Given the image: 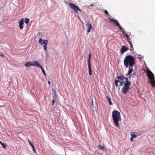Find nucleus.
Listing matches in <instances>:
<instances>
[{
    "mask_svg": "<svg viewBox=\"0 0 155 155\" xmlns=\"http://www.w3.org/2000/svg\"><path fill=\"white\" fill-rule=\"evenodd\" d=\"M32 148H33V151H34L35 152H36V150L34 147V146H33V147H32Z\"/></svg>",
    "mask_w": 155,
    "mask_h": 155,
    "instance_id": "cd10ccee",
    "label": "nucleus"
},
{
    "mask_svg": "<svg viewBox=\"0 0 155 155\" xmlns=\"http://www.w3.org/2000/svg\"><path fill=\"white\" fill-rule=\"evenodd\" d=\"M147 75L148 78L150 79V83L152 87L155 86V80L154 76L153 73L150 70L147 71Z\"/></svg>",
    "mask_w": 155,
    "mask_h": 155,
    "instance_id": "39448f33",
    "label": "nucleus"
},
{
    "mask_svg": "<svg viewBox=\"0 0 155 155\" xmlns=\"http://www.w3.org/2000/svg\"><path fill=\"white\" fill-rule=\"evenodd\" d=\"M128 48L125 47V46H123L122 47L120 50V52L122 54H123L125 51H127Z\"/></svg>",
    "mask_w": 155,
    "mask_h": 155,
    "instance_id": "ddd939ff",
    "label": "nucleus"
},
{
    "mask_svg": "<svg viewBox=\"0 0 155 155\" xmlns=\"http://www.w3.org/2000/svg\"><path fill=\"white\" fill-rule=\"evenodd\" d=\"M41 65L37 61H35L32 62V66H36L39 68Z\"/></svg>",
    "mask_w": 155,
    "mask_h": 155,
    "instance_id": "9b49d317",
    "label": "nucleus"
},
{
    "mask_svg": "<svg viewBox=\"0 0 155 155\" xmlns=\"http://www.w3.org/2000/svg\"><path fill=\"white\" fill-rule=\"evenodd\" d=\"M98 148L99 149L102 150H104V146L103 145V146H102L101 145H99L98 146Z\"/></svg>",
    "mask_w": 155,
    "mask_h": 155,
    "instance_id": "aec40b11",
    "label": "nucleus"
},
{
    "mask_svg": "<svg viewBox=\"0 0 155 155\" xmlns=\"http://www.w3.org/2000/svg\"><path fill=\"white\" fill-rule=\"evenodd\" d=\"M43 73V74L44 75H45V76H46V73H45V71H42Z\"/></svg>",
    "mask_w": 155,
    "mask_h": 155,
    "instance_id": "7c9ffc66",
    "label": "nucleus"
},
{
    "mask_svg": "<svg viewBox=\"0 0 155 155\" xmlns=\"http://www.w3.org/2000/svg\"><path fill=\"white\" fill-rule=\"evenodd\" d=\"M133 138L132 137H131L130 138V140L131 142H132L133 141Z\"/></svg>",
    "mask_w": 155,
    "mask_h": 155,
    "instance_id": "c756f323",
    "label": "nucleus"
},
{
    "mask_svg": "<svg viewBox=\"0 0 155 155\" xmlns=\"http://www.w3.org/2000/svg\"><path fill=\"white\" fill-rule=\"evenodd\" d=\"M131 83H127L126 84L124 85V86L121 89V91L124 94H126L128 90L130 89V86Z\"/></svg>",
    "mask_w": 155,
    "mask_h": 155,
    "instance_id": "423d86ee",
    "label": "nucleus"
},
{
    "mask_svg": "<svg viewBox=\"0 0 155 155\" xmlns=\"http://www.w3.org/2000/svg\"><path fill=\"white\" fill-rule=\"evenodd\" d=\"M135 62L134 58L130 55L126 56L124 61V66L126 68H127L128 66L133 67Z\"/></svg>",
    "mask_w": 155,
    "mask_h": 155,
    "instance_id": "f03ea898",
    "label": "nucleus"
},
{
    "mask_svg": "<svg viewBox=\"0 0 155 155\" xmlns=\"http://www.w3.org/2000/svg\"><path fill=\"white\" fill-rule=\"evenodd\" d=\"M53 99L52 100V105L53 106L55 102L58 100V97H53Z\"/></svg>",
    "mask_w": 155,
    "mask_h": 155,
    "instance_id": "dca6fc26",
    "label": "nucleus"
},
{
    "mask_svg": "<svg viewBox=\"0 0 155 155\" xmlns=\"http://www.w3.org/2000/svg\"><path fill=\"white\" fill-rule=\"evenodd\" d=\"M39 68H41V70H42V71H44V69L43 68H42V66L41 65V66L39 67Z\"/></svg>",
    "mask_w": 155,
    "mask_h": 155,
    "instance_id": "bb28decb",
    "label": "nucleus"
},
{
    "mask_svg": "<svg viewBox=\"0 0 155 155\" xmlns=\"http://www.w3.org/2000/svg\"><path fill=\"white\" fill-rule=\"evenodd\" d=\"M107 101H108L109 104L110 105H112L113 104L111 101V98L110 97H109L108 96H106Z\"/></svg>",
    "mask_w": 155,
    "mask_h": 155,
    "instance_id": "f3484780",
    "label": "nucleus"
},
{
    "mask_svg": "<svg viewBox=\"0 0 155 155\" xmlns=\"http://www.w3.org/2000/svg\"><path fill=\"white\" fill-rule=\"evenodd\" d=\"M44 40H43L41 38H40L38 40V42L40 44H41V45H42L43 44H42V43H43Z\"/></svg>",
    "mask_w": 155,
    "mask_h": 155,
    "instance_id": "6ab92c4d",
    "label": "nucleus"
},
{
    "mask_svg": "<svg viewBox=\"0 0 155 155\" xmlns=\"http://www.w3.org/2000/svg\"><path fill=\"white\" fill-rule=\"evenodd\" d=\"M48 83L49 85L50 84V81H48Z\"/></svg>",
    "mask_w": 155,
    "mask_h": 155,
    "instance_id": "473e14b6",
    "label": "nucleus"
},
{
    "mask_svg": "<svg viewBox=\"0 0 155 155\" xmlns=\"http://www.w3.org/2000/svg\"><path fill=\"white\" fill-rule=\"evenodd\" d=\"M91 104L93 105V99H92V100H91Z\"/></svg>",
    "mask_w": 155,
    "mask_h": 155,
    "instance_id": "2f4dec72",
    "label": "nucleus"
},
{
    "mask_svg": "<svg viewBox=\"0 0 155 155\" xmlns=\"http://www.w3.org/2000/svg\"><path fill=\"white\" fill-rule=\"evenodd\" d=\"M131 137L133 138H135L137 137V136L135 134H131Z\"/></svg>",
    "mask_w": 155,
    "mask_h": 155,
    "instance_id": "b1692460",
    "label": "nucleus"
},
{
    "mask_svg": "<svg viewBox=\"0 0 155 155\" xmlns=\"http://www.w3.org/2000/svg\"><path fill=\"white\" fill-rule=\"evenodd\" d=\"M52 90L53 93V97H57V95L56 93V91L55 89L52 88Z\"/></svg>",
    "mask_w": 155,
    "mask_h": 155,
    "instance_id": "a211bd4d",
    "label": "nucleus"
},
{
    "mask_svg": "<svg viewBox=\"0 0 155 155\" xmlns=\"http://www.w3.org/2000/svg\"><path fill=\"white\" fill-rule=\"evenodd\" d=\"M0 56H2V57H5V55H4L3 54H0Z\"/></svg>",
    "mask_w": 155,
    "mask_h": 155,
    "instance_id": "c85d7f7f",
    "label": "nucleus"
},
{
    "mask_svg": "<svg viewBox=\"0 0 155 155\" xmlns=\"http://www.w3.org/2000/svg\"><path fill=\"white\" fill-rule=\"evenodd\" d=\"M29 20L28 18H26L25 19V22L26 24H28L29 23Z\"/></svg>",
    "mask_w": 155,
    "mask_h": 155,
    "instance_id": "4be33fe9",
    "label": "nucleus"
},
{
    "mask_svg": "<svg viewBox=\"0 0 155 155\" xmlns=\"http://www.w3.org/2000/svg\"><path fill=\"white\" fill-rule=\"evenodd\" d=\"M119 82H120V80H119L118 79V80H117V79H116L115 80V84L116 85V87H117V86H118L117 83H118Z\"/></svg>",
    "mask_w": 155,
    "mask_h": 155,
    "instance_id": "412c9836",
    "label": "nucleus"
},
{
    "mask_svg": "<svg viewBox=\"0 0 155 155\" xmlns=\"http://www.w3.org/2000/svg\"><path fill=\"white\" fill-rule=\"evenodd\" d=\"M48 40H44V42H43L42 44H44L43 46L44 49L45 50H47V45H48Z\"/></svg>",
    "mask_w": 155,
    "mask_h": 155,
    "instance_id": "4468645a",
    "label": "nucleus"
},
{
    "mask_svg": "<svg viewBox=\"0 0 155 155\" xmlns=\"http://www.w3.org/2000/svg\"><path fill=\"white\" fill-rule=\"evenodd\" d=\"M2 145L3 147L4 148H5L7 146V144H6V143H3L2 144Z\"/></svg>",
    "mask_w": 155,
    "mask_h": 155,
    "instance_id": "5701e85b",
    "label": "nucleus"
},
{
    "mask_svg": "<svg viewBox=\"0 0 155 155\" xmlns=\"http://www.w3.org/2000/svg\"><path fill=\"white\" fill-rule=\"evenodd\" d=\"M104 13L105 14H107V15H109V14L108 12H107V11L106 10H105V11H104Z\"/></svg>",
    "mask_w": 155,
    "mask_h": 155,
    "instance_id": "a878e982",
    "label": "nucleus"
},
{
    "mask_svg": "<svg viewBox=\"0 0 155 155\" xmlns=\"http://www.w3.org/2000/svg\"><path fill=\"white\" fill-rule=\"evenodd\" d=\"M24 19L22 18L19 21V28L21 29H22L23 28V25L24 24Z\"/></svg>",
    "mask_w": 155,
    "mask_h": 155,
    "instance_id": "9d476101",
    "label": "nucleus"
},
{
    "mask_svg": "<svg viewBox=\"0 0 155 155\" xmlns=\"http://www.w3.org/2000/svg\"><path fill=\"white\" fill-rule=\"evenodd\" d=\"M112 117L114 124L117 127H119V120H121L120 112L117 110H114L112 113Z\"/></svg>",
    "mask_w": 155,
    "mask_h": 155,
    "instance_id": "7ed1b4c3",
    "label": "nucleus"
},
{
    "mask_svg": "<svg viewBox=\"0 0 155 155\" xmlns=\"http://www.w3.org/2000/svg\"><path fill=\"white\" fill-rule=\"evenodd\" d=\"M0 143L1 144H2L3 143L1 141H0Z\"/></svg>",
    "mask_w": 155,
    "mask_h": 155,
    "instance_id": "72a5a7b5",
    "label": "nucleus"
},
{
    "mask_svg": "<svg viewBox=\"0 0 155 155\" xmlns=\"http://www.w3.org/2000/svg\"><path fill=\"white\" fill-rule=\"evenodd\" d=\"M86 26L87 27V33L90 31L91 30L92 28V26L91 24L89 23V22H87L86 25Z\"/></svg>",
    "mask_w": 155,
    "mask_h": 155,
    "instance_id": "1a4fd4ad",
    "label": "nucleus"
},
{
    "mask_svg": "<svg viewBox=\"0 0 155 155\" xmlns=\"http://www.w3.org/2000/svg\"><path fill=\"white\" fill-rule=\"evenodd\" d=\"M93 4H91V5H90V6H92V5H93Z\"/></svg>",
    "mask_w": 155,
    "mask_h": 155,
    "instance_id": "f704fd0d",
    "label": "nucleus"
},
{
    "mask_svg": "<svg viewBox=\"0 0 155 155\" xmlns=\"http://www.w3.org/2000/svg\"><path fill=\"white\" fill-rule=\"evenodd\" d=\"M25 66L26 67H28L31 66H32V63L29 61L25 64Z\"/></svg>",
    "mask_w": 155,
    "mask_h": 155,
    "instance_id": "2eb2a0df",
    "label": "nucleus"
},
{
    "mask_svg": "<svg viewBox=\"0 0 155 155\" xmlns=\"http://www.w3.org/2000/svg\"><path fill=\"white\" fill-rule=\"evenodd\" d=\"M69 6L71 8L74 10L75 12L77 13L78 12V11L80 12H81V9L73 3H69Z\"/></svg>",
    "mask_w": 155,
    "mask_h": 155,
    "instance_id": "0eeeda50",
    "label": "nucleus"
},
{
    "mask_svg": "<svg viewBox=\"0 0 155 155\" xmlns=\"http://www.w3.org/2000/svg\"><path fill=\"white\" fill-rule=\"evenodd\" d=\"M129 68V70L128 71V72L127 74H126V76H127L128 75H130V76H129L128 77L130 78L131 77V75H130V74L133 72V69L132 67L128 66Z\"/></svg>",
    "mask_w": 155,
    "mask_h": 155,
    "instance_id": "f8f14e48",
    "label": "nucleus"
},
{
    "mask_svg": "<svg viewBox=\"0 0 155 155\" xmlns=\"http://www.w3.org/2000/svg\"><path fill=\"white\" fill-rule=\"evenodd\" d=\"M117 78L120 80V86L126 84L127 83H131V82L129 81L128 78L123 75L118 76L117 77Z\"/></svg>",
    "mask_w": 155,
    "mask_h": 155,
    "instance_id": "20e7f679",
    "label": "nucleus"
},
{
    "mask_svg": "<svg viewBox=\"0 0 155 155\" xmlns=\"http://www.w3.org/2000/svg\"><path fill=\"white\" fill-rule=\"evenodd\" d=\"M91 54L89 53L88 55V71L89 74L90 76L92 74V70L91 69V65L90 63V60L91 58Z\"/></svg>",
    "mask_w": 155,
    "mask_h": 155,
    "instance_id": "6e6552de",
    "label": "nucleus"
},
{
    "mask_svg": "<svg viewBox=\"0 0 155 155\" xmlns=\"http://www.w3.org/2000/svg\"><path fill=\"white\" fill-rule=\"evenodd\" d=\"M28 142L29 143V144L32 147L33 146H34V145H33V143H32L29 140H28Z\"/></svg>",
    "mask_w": 155,
    "mask_h": 155,
    "instance_id": "393cba45",
    "label": "nucleus"
},
{
    "mask_svg": "<svg viewBox=\"0 0 155 155\" xmlns=\"http://www.w3.org/2000/svg\"><path fill=\"white\" fill-rule=\"evenodd\" d=\"M108 19L110 21V22L112 21L114 22V23L119 28L120 30L122 31L123 33V34L124 36L127 37V41L129 43L130 45V47L132 48L130 49V50L131 51H132V50L133 49V47L132 44V43L131 41H130V38L129 37L130 35H129L128 34H127L126 32L123 31L124 30V29L122 28L120 24L117 22L116 20L115 19H112L110 18H109Z\"/></svg>",
    "mask_w": 155,
    "mask_h": 155,
    "instance_id": "f257e3e1",
    "label": "nucleus"
}]
</instances>
